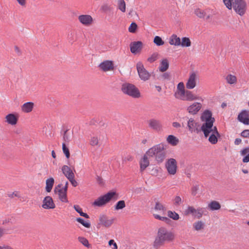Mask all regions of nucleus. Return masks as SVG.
Masks as SVG:
<instances>
[{
  "label": "nucleus",
  "instance_id": "nucleus-1",
  "mask_svg": "<svg viewBox=\"0 0 249 249\" xmlns=\"http://www.w3.org/2000/svg\"><path fill=\"white\" fill-rule=\"evenodd\" d=\"M201 121L203 122L201 130L203 131L205 137L209 136V141L212 144H215L217 142V137L219 134L216 126H213L214 118L212 117V112L209 110H205L201 117Z\"/></svg>",
  "mask_w": 249,
  "mask_h": 249
},
{
  "label": "nucleus",
  "instance_id": "nucleus-2",
  "mask_svg": "<svg viewBox=\"0 0 249 249\" xmlns=\"http://www.w3.org/2000/svg\"><path fill=\"white\" fill-rule=\"evenodd\" d=\"M175 238L176 235L173 231L169 230L165 227H160L157 231L152 247L154 249H160L165 243L172 242Z\"/></svg>",
  "mask_w": 249,
  "mask_h": 249
},
{
  "label": "nucleus",
  "instance_id": "nucleus-3",
  "mask_svg": "<svg viewBox=\"0 0 249 249\" xmlns=\"http://www.w3.org/2000/svg\"><path fill=\"white\" fill-rule=\"evenodd\" d=\"M174 96L176 99L184 101H193L198 99V96L192 91L185 89L184 84L182 82L178 84Z\"/></svg>",
  "mask_w": 249,
  "mask_h": 249
},
{
  "label": "nucleus",
  "instance_id": "nucleus-4",
  "mask_svg": "<svg viewBox=\"0 0 249 249\" xmlns=\"http://www.w3.org/2000/svg\"><path fill=\"white\" fill-rule=\"evenodd\" d=\"M223 2L228 9L231 10L233 8L240 16H243L246 12L247 5L244 0H223Z\"/></svg>",
  "mask_w": 249,
  "mask_h": 249
},
{
  "label": "nucleus",
  "instance_id": "nucleus-5",
  "mask_svg": "<svg viewBox=\"0 0 249 249\" xmlns=\"http://www.w3.org/2000/svg\"><path fill=\"white\" fill-rule=\"evenodd\" d=\"M121 90L123 93L133 98H139L141 97L139 89L133 84L124 83L122 85Z\"/></svg>",
  "mask_w": 249,
  "mask_h": 249
},
{
  "label": "nucleus",
  "instance_id": "nucleus-6",
  "mask_svg": "<svg viewBox=\"0 0 249 249\" xmlns=\"http://www.w3.org/2000/svg\"><path fill=\"white\" fill-rule=\"evenodd\" d=\"M154 213L153 216L156 219L163 221L166 223H168L170 221V219L166 216H162L158 213L164 215L166 212V208L164 205L160 202H157L154 208Z\"/></svg>",
  "mask_w": 249,
  "mask_h": 249
},
{
  "label": "nucleus",
  "instance_id": "nucleus-7",
  "mask_svg": "<svg viewBox=\"0 0 249 249\" xmlns=\"http://www.w3.org/2000/svg\"><path fill=\"white\" fill-rule=\"evenodd\" d=\"M113 198H115V199H117L118 198V195L114 191H110L96 199L92 205L95 206L102 207L105 205Z\"/></svg>",
  "mask_w": 249,
  "mask_h": 249
},
{
  "label": "nucleus",
  "instance_id": "nucleus-8",
  "mask_svg": "<svg viewBox=\"0 0 249 249\" xmlns=\"http://www.w3.org/2000/svg\"><path fill=\"white\" fill-rule=\"evenodd\" d=\"M167 146L160 143L154 145L149 148L146 152L147 156H161L168 154L167 152Z\"/></svg>",
  "mask_w": 249,
  "mask_h": 249
},
{
  "label": "nucleus",
  "instance_id": "nucleus-9",
  "mask_svg": "<svg viewBox=\"0 0 249 249\" xmlns=\"http://www.w3.org/2000/svg\"><path fill=\"white\" fill-rule=\"evenodd\" d=\"M165 167L169 175H175L177 172L178 166L176 160L173 158H170L165 162Z\"/></svg>",
  "mask_w": 249,
  "mask_h": 249
},
{
  "label": "nucleus",
  "instance_id": "nucleus-10",
  "mask_svg": "<svg viewBox=\"0 0 249 249\" xmlns=\"http://www.w3.org/2000/svg\"><path fill=\"white\" fill-rule=\"evenodd\" d=\"M53 191L54 193L58 196L60 201L64 203L69 202L67 198V191L62 189V184H59L55 186Z\"/></svg>",
  "mask_w": 249,
  "mask_h": 249
},
{
  "label": "nucleus",
  "instance_id": "nucleus-11",
  "mask_svg": "<svg viewBox=\"0 0 249 249\" xmlns=\"http://www.w3.org/2000/svg\"><path fill=\"white\" fill-rule=\"evenodd\" d=\"M198 80V76L196 72L190 73L186 83V88L188 89H194L196 86Z\"/></svg>",
  "mask_w": 249,
  "mask_h": 249
},
{
  "label": "nucleus",
  "instance_id": "nucleus-12",
  "mask_svg": "<svg viewBox=\"0 0 249 249\" xmlns=\"http://www.w3.org/2000/svg\"><path fill=\"white\" fill-rule=\"evenodd\" d=\"M136 66L140 78L143 81L148 80L150 77V74L144 68L142 63L139 62Z\"/></svg>",
  "mask_w": 249,
  "mask_h": 249
},
{
  "label": "nucleus",
  "instance_id": "nucleus-13",
  "mask_svg": "<svg viewBox=\"0 0 249 249\" xmlns=\"http://www.w3.org/2000/svg\"><path fill=\"white\" fill-rule=\"evenodd\" d=\"M186 215L192 214L193 216L197 218H201L203 214L202 208H198L196 209L193 206H189L185 211Z\"/></svg>",
  "mask_w": 249,
  "mask_h": 249
},
{
  "label": "nucleus",
  "instance_id": "nucleus-14",
  "mask_svg": "<svg viewBox=\"0 0 249 249\" xmlns=\"http://www.w3.org/2000/svg\"><path fill=\"white\" fill-rule=\"evenodd\" d=\"M19 117V114L18 113H9L5 116V122L8 124L15 126L18 124Z\"/></svg>",
  "mask_w": 249,
  "mask_h": 249
},
{
  "label": "nucleus",
  "instance_id": "nucleus-15",
  "mask_svg": "<svg viewBox=\"0 0 249 249\" xmlns=\"http://www.w3.org/2000/svg\"><path fill=\"white\" fill-rule=\"evenodd\" d=\"M79 22L84 26H90L94 22L92 17L89 15H81L78 17Z\"/></svg>",
  "mask_w": 249,
  "mask_h": 249
},
{
  "label": "nucleus",
  "instance_id": "nucleus-16",
  "mask_svg": "<svg viewBox=\"0 0 249 249\" xmlns=\"http://www.w3.org/2000/svg\"><path fill=\"white\" fill-rule=\"evenodd\" d=\"M41 207L46 210L53 209L55 208V204L51 196H47L44 198Z\"/></svg>",
  "mask_w": 249,
  "mask_h": 249
},
{
  "label": "nucleus",
  "instance_id": "nucleus-17",
  "mask_svg": "<svg viewBox=\"0 0 249 249\" xmlns=\"http://www.w3.org/2000/svg\"><path fill=\"white\" fill-rule=\"evenodd\" d=\"M114 218H109L105 215H101L99 217V224L106 227H110L114 223Z\"/></svg>",
  "mask_w": 249,
  "mask_h": 249
},
{
  "label": "nucleus",
  "instance_id": "nucleus-18",
  "mask_svg": "<svg viewBox=\"0 0 249 249\" xmlns=\"http://www.w3.org/2000/svg\"><path fill=\"white\" fill-rule=\"evenodd\" d=\"M202 105L200 103L194 102L188 107L187 110L190 114L195 115L198 113Z\"/></svg>",
  "mask_w": 249,
  "mask_h": 249
},
{
  "label": "nucleus",
  "instance_id": "nucleus-19",
  "mask_svg": "<svg viewBox=\"0 0 249 249\" xmlns=\"http://www.w3.org/2000/svg\"><path fill=\"white\" fill-rule=\"evenodd\" d=\"M149 126L157 132L162 131V125L160 121L151 119L148 121Z\"/></svg>",
  "mask_w": 249,
  "mask_h": 249
},
{
  "label": "nucleus",
  "instance_id": "nucleus-20",
  "mask_svg": "<svg viewBox=\"0 0 249 249\" xmlns=\"http://www.w3.org/2000/svg\"><path fill=\"white\" fill-rule=\"evenodd\" d=\"M100 69L104 71H108L114 70V65L112 61L106 60L102 62L99 66Z\"/></svg>",
  "mask_w": 249,
  "mask_h": 249
},
{
  "label": "nucleus",
  "instance_id": "nucleus-21",
  "mask_svg": "<svg viewBox=\"0 0 249 249\" xmlns=\"http://www.w3.org/2000/svg\"><path fill=\"white\" fill-rule=\"evenodd\" d=\"M102 137L101 135H95L91 137L89 140V144L93 147H100L103 142Z\"/></svg>",
  "mask_w": 249,
  "mask_h": 249
},
{
  "label": "nucleus",
  "instance_id": "nucleus-22",
  "mask_svg": "<svg viewBox=\"0 0 249 249\" xmlns=\"http://www.w3.org/2000/svg\"><path fill=\"white\" fill-rule=\"evenodd\" d=\"M35 104L34 103L31 102H28L24 103L21 106V110L22 112L25 113H28L32 111L34 108Z\"/></svg>",
  "mask_w": 249,
  "mask_h": 249
},
{
  "label": "nucleus",
  "instance_id": "nucleus-23",
  "mask_svg": "<svg viewBox=\"0 0 249 249\" xmlns=\"http://www.w3.org/2000/svg\"><path fill=\"white\" fill-rule=\"evenodd\" d=\"M207 10H203L199 8H196L195 10V14L200 18H205L206 20L211 18V16L207 15L206 14Z\"/></svg>",
  "mask_w": 249,
  "mask_h": 249
},
{
  "label": "nucleus",
  "instance_id": "nucleus-24",
  "mask_svg": "<svg viewBox=\"0 0 249 249\" xmlns=\"http://www.w3.org/2000/svg\"><path fill=\"white\" fill-rule=\"evenodd\" d=\"M238 119L239 121L245 124H249V113L248 111H243L241 112L238 116Z\"/></svg>",
  "mask_w": 249,
  "mask_h": 249
},
{
  "label": "nucleus",
  "instance_id": "nucleus-25",
  "mask_svg": "<svg viewBox=\"0 0 249 249\" xmlns=\"http://www.w3.org/2000/svg\"><path fill=\"white\" fill-rule=\"evenodd\" d=\"M142 47V42H134L130 44V51L133 53H137L141 51Z\"/></svg>",
  "mask_w": 249,
  "mask_h": 249
},
{
  "label": "nucleus",
  "instance_id": "nucleus-26",
  "mask_svg": "<svg viewBox=\"0 0 249 249\" xmlns=\"http://www.w3.org/2000/svg\"><path fill=\"white\" fill-rule=\"evenodd\" d=\"M140 171L143 172L149 165V160L148 157H143L140 160Z\"/></svg>",
  "mask_w": 249,
  "mask_h": 249
},
{
  "label": "nucleus",
  "instance_id": "nucleus-27",
  "mask_svg": "<svg viewBox=\"0 0 249 249\" xmlns=\"http://www.w3.org/2000/svg\"><path fill=\"white\" fill-rule=\"evenodd\" d=\"M197 123L193 118H190L187 122V127L188 130L191 132H195L196 129Z\"/></svg>",
  "mask_w": 249,
  "mask_h": 249
},
{
  "label": "nucleus",
  "instance_id": "nucleus-28",
  "mask_svg": "<svg viewBox=\"0 0 249 249\" xmlns=\"http://www.w3.org/2000/svg\"><path fill=\"white\" fill-rule=\"evenodd\" d=\"M169 43L172 45L179 46L181 44L180 39L176 35H173L169 38Z\"/></svg>",
  "mask_w": 249,
  "mask_h": 249
},
{
  "label": "nucleus",
  "instance_id": "nucleus-29",
  "mask_svg": "<svg viewBox=\"0 0 249 249\" xmlns=\"http://www.w3.org/2000/svg\"><path fill=\"white\" fill-rule=\"evenodd\" d=\"M193 227L196 231H201L204 229L205 223L201 220H198L193 223Z\"/></svg>",
  "mask_w": 249,
  "mask_h": 249
},
{
  "label": "nucleus",
  "instance_id": "nucleus-30",
  "mask_svg": "<svg viewBox=\"0 0 249 249\" xmlns=\"http://www.w3.org/2000/svg\"><path fill=\"white\" fill-rule=\"evenodd\" d=\"M62 171L68 179L74 175L71 169L67 165L62 167Z\"/></svg>",
  "mask_w": 249,
  "mask_h": 249
},
{
  "label": "nucleus",
  "instance_id": "nucleus-31",
  "mask_svg": "<svg viewBox=\"0 0 249 249\" xmlns=\"http://www.w3.org/2000/svg\"><path fill=\"white\" fill-rule=\"evenodd\" d=\"M166 141L169 144L173 146L177 145L179 142L178 139L172 135H170L167 137Z\"/></svg>",
  "mask_w": 249,
  "mask_h": 249
},
{
  "label": "nucleus",
  "instance_id": "nucleus-32",
  "mask_svg": "<svg viewBox=\"0 0 249 249\" xmlns=\"http://www.w3.org/2000/svg\"><path fill=\"white\" fill-rule=\"evenodd\" d=\"M54 183V180L53 178H50L46 180L45 190L47 192L50 193L52 190Z\"/></svg>",
  "mask_w": 249,
  "mask_h": 249
},
{
  "label": "nucleus",
  "instance_id": "nucleus-33",
  "mask_svg": "<svg viewBox=\"0 0 249 249\" xmlns=\"http://www.w3.org/2000/svg\"><path fill=\"white\" fill-rule=\"evenodd\" d=\"M208 207L210 210L215 211L219 210L221 208V205L218 202L213 200L209 203Z\"/></svg>",
  "mask_w": 249,
  "mask_h": 249
},
{
  "label": "nucleus",
  "instance_id": "nucleus-34",
  "mask_svg": "<svg viewBox=\"0 0 249 249\" xmlns=\"http://www.w3.org/2000/svg\"><path fill=\"white\" fill-rule=\"evenodd\" d=\"M169 68V62L167 59H162L159 67V70L161 72L165 71Z\"/></svg>",
  "mask_w": 249,
  "mask_h": 249
},
{
  "label": "nucleus",
  "instance_id": "nucleus-35",
  "mask_svg": "<svg viewBox=\"0 0 249 249\" xmlns=\"http://www.w3.org/2000/svg\"><path fill=\"white\" fill-rule=\"evenodd\" d=\"M227 83L230 85L235 84L237 83V78L235 75L229 74L226 77Z\"/></svg>",
  "mask_w": 249,
  "mask_h": 249
},
{
  "label": "nucleus",
  "instance_id": "nucleus-36",
  "mask_svg": "<svg viewBox=\"0 0 249 249\" xmlns=\"http://www.w3.org/2000/svg\"><path fill=\"white\" fill-rule=\"evenodd\" d=\"M117 8L123 13L126 12V3L124 0H118Z\"/></svg>",
  "mask_w": 249,
  "mask_h": 249
},
{
  "label": "nucleus",
  "instance_id": "nucleus-37",
  "mask_svg": "<svg viewBox=\"0 0 249 249\" xmlns=\"http://www.w3.org/2000/svg\"><path fill=\"white\" fill-rule=\"evenodd\" d=\"M167 214L168 217L174 220H178L179 219V214L175 211L169 210L167 212Z\"/></svg>",
  "mask_w": 249,
  "mask_h": 249
},
{
  "label": "nucleus",
  "instance_id": "nucleus-38",
  "mask_svg": "<svg viewBox=\"0 0 249 249\" xmlns=\"http://www.w3.org/2000/svg\"><path fill=\"white\" fill-rule=\"evenodd\" d=\"M180 45L183 47H188L191 45V42L188 37L182 38Z\"/></svg>",
  "mask_w": 249,
  "mask_h": 249
},
{
  "label": "nucleus",
  "instance_id": "nucleus-39",
  "mask_svg": "<svg viewBox=\"0 0 249 249\" xmlns=\"http://www.w3.org/2000/svg\"><path fill=\"white\" fill-rule=\"evenodd\" d=\"M73 208L75 209V210L80 214L81 216H83L86 218H89V215L86 213H83L82 212V208H80L79 206L75 205H74Z\"/></svg>",
  "mask_w": 249,
  "mask_h": 249
},
{
  "label": "nucleus",
  "instance_id": "nucleus-40",
  "mask_svg": "<svg viewBox=\"0 0 249 249\" xmlns=\"http://www.w3.org/2000/svg\"><path fill=\"white\" fill-rule=\"evenodd\" d=\"M78 240L85 247L88 248L90 247V244H89L88 240L86 238L80 236L78 237Z\"/></svg>",
  "mask_w": 249,
  "mask_h": 249
},
{
  "label": "nucleus",
  "instance_id": "nucleus-41",
  "mask_svg": "<svg viewBox=\"0 0 249 249\" xmlns=\"http://www.w3.org/2000/svg\"><path fill=\"white\" fill-rule=\"evenodd\" d=\"M77 222L81 223L83 226L86 228H89L90 227V223L89 221H85L83 219L80 217L76 219Z\"/></svg>",
  "mask_w": 249,
  "mask_h": 249
},
{
  "label": "nucleus",
  "instance_id": "nucleus-42",
  "mask_svg": "<svg viewBox=\"0 0 249 249\" xmlns=\"http://www.w3.org/2000/svg\"><path fill=\"white\" fill-rule=\"evenodd\" d=\"M125 207V204L124 200H120L116 204L115 209L116 210L123 209Z\"/></svg>",
  "mask_w": 249,
  "mask_h": 249
},
{
  "label": "nucleus",
  "instance_id": "nucleus-43",
  "mask_svg": "<svg viewBox=\"0 0 249 249\" xmlns=\"http://www.w3.org/2000/svg\"><path fill=\"white\" fill-rule=\"evenodd\" d=\"M153 42L157 46H161L164 43L161 38L159 36H156L154 37Z\"/></svg>",
  "mask_w": 249,
  "mask_h": 249
},
{
  "label": "nucleus",
  "instance_id": "nucleus-44",
  "mask_svg": "<svg viewBox=\"0 0 249 249\" xmlns=\"http://www.w3.org/2000/svg\"><path fill=\"white\" fill-rule=\"evenodd\" d=\"M158 53H154L147 58V61L150 63H153L158 59Z\"/></svg>",
  "mask_w": 249,
  "mask_h": 249
},
{
  "label": "nucleus",
  "instance_id": "nucleus-45",
  "mask_svg": "<svg viewBox=\"0 0 249 249\" xmlns=\"http://www.w3.org/2000/svg\"><path fill=\"white\" fill-rule=\"evenodd\" d=\"M137 25L135 22H132L128 28V31L130 33H134L136 32L137 28Z\"/></svg>",
  "mask_w": 249,
  "mask_h": 249
},
{
  "label": "nucleus",
  "instance_id": "nucleus-46",
  "mask_svg": "<svg viewBox=\"0 0 249 249\" xmlns=\"http://www.w3.org/2000/svg\"><path fill=\"white\" fill-rule=\"evenodd\" d=\"M199 186L197 185H195L191 188V194L193 196H196L199 190Z\"/></svg>",
  "mask_w": 249,
  "mask_h": 249
},
{
  "label": "nucleus",
  "instance_id": "nucleus-47",
  "mask_svg": "<svg viewBox=\"0 0 249 249\" xmlns=\"http://www.w3.org/2000/svg\"><path fill=\"white\" fill-rule=\"evenodd\" d=\"M108 245L112 249H118V246L114 240L111 239L108 242Z\"/></svg>",
  "mask_w": 249,
  "mask_h": 249
},
{
  "label": "nucleus",
  "instance_id": "nucleus-48",
  "mask_svg": "<svg viewBox=\"0 0 249 249\" xmlns=\"http://www.w3.org/2000/svg\"><path fill=\"white\" fill-rule=\"evenodd\" d=\"M182 203V200L179 196H176L174 199V203L176 205H179Z\"/></svg>",
  "mask_w": 249,
  "mask_h": 249
},
{
  "label": "nucleus",
  "instance_id": "nucleus-49",
  "mask_svg": "<svg viewBox=\"0 0 249 249\" xmlns=\"http://www.w3.org/2000/svg\"><path fill=\"white\" fill-rule=\"evenodd\" d=\"M18 3L23 8H25L27 5V0H16Z\"/></svg>",
  "mask_w": 249,
  "mask_h": 249
},
{
  "label": "nucleus",
  "instance_id": "nucleus-50",
  "mask_svg": "<svg viewBox=\"0 0 249 249\" xmlns=\"http://www.w3.org/2000/svg\"><path fill=\"white\" fill-rule=\"evenodd\" d=\"M62 150L65 156H70L69 148L66 147V144L64 143H63L62 144Z\"/></svg>",
  "mask_w": 249,
  "mask_h": 249
},
{
  "label": "nucleus",
  "instance_id": "nucleus-51",
  "mask_svg": "<svg viewBox=\"0 0 249 249\" xmlns=\"http://www.w3.org/2000/svg\"><path fill=\"white\" fill-rule=\"evenodd\" d=\"M72 185L74 187H76L78 185L77 182L76 181V180L74 179V175L70 178H68Z\"/></svg>",
  "mask_w": 249,
  "mask_h": 249
},
{
  "label": "nucleus",
  "instance_id": "nucleus-52",
  "mask_svg": "<svg viewBox=\"0 0 249 249\" xmlns=\"http://www.w3.org/2000/svg\"><path fill=\"white\" fill-rule=\"evenodd\" d=\"M71 136L70 134H69L68 132V131H66L64 132V136H63V139L65 142H69L70 140Z\"/></svg>",
  "mask_w": 249,
  "mask_h": 249
},
{
  "label": "nucleus",
  "instance_id": "nucleus-53",
  "mask_svg": "<svg viewBox=\"0 0 249 249\" xmlns=\"http://www.w3.org/2000/svg\"><path fill=\"white\" fill-rule=\"evenodd\" d=\"M241 155L243 156H249V147L246 148L241 152Z\"/></svg>",
  "mask_w": 249,
  "mask_h": 249
},
{
  "label": "nucleus",
  "instance_id": "nucleus-54",
  "mask_svg": "<svg viewBox=\"0 0 249 249\" xmlns=\"http://www.w3.org/2000/svg\"><path fill=\"white\" fill-rule=\"evenodd\" d=\"M241 136L244 138H247L249 137V130L247 129L245 130L241 133Z\"/></svg>",
  "mask_w": 249,
  "mask_h": 249
},
{
  "label": "nucleus",
  "instance_id": "nucleus-55",
  "mask_svg": "<svg viewBox=\"0 0 249 249\" xmlns=\"http://www.w3.org/2000/svg\"><path fill=\"white\" fill-rule=\"evenodd\" d=\"M0 249H14L12 247L8 245L0 246Z\"/></svg>",
  "mask_w": 249,
  "mask_h": 249
},
{
  "label": "nucleus",
  "instance_id": "nucleus-56",
  "mask_svg": "<svg viewBox=\"0 0 249 249\" xmlns=\"http://www.w3.org/2000/svg\"><path fill=\"white\" fill-rule=\"evenodd\" d=\"M172 125L175 128H179L181 127V124L178 122H173L172 124Z\"/></svg>",
  "mask_w": 249,
  "mask_h": 249
},
{
  "label": "nucleus",
  "instance_id": "nucleus-57",
  "mask_svg": "<svg viewBox=\"0 0 249 249\" xmlns=\"http://www.w3.org/2000/svg\"><path fill=\"white\" fill-rule=\"evenodd\" d=\"M162 77L164 79H168L170 77V75L167 73H165L162 75Z\"/></svg>",
  "mask_w": 249,
  "mask_h": 249
},
{
  "label": "nucleus",
  "instance_id": "nucleus-58",
  "mask_svg": "<svg viewBox=\"0 0 249 249\" xmlns=\"http://www.w3.org/2000/svg\"><path fill=\"white\" fill-rule=\"evenodd\" d=\"M241 142V140L240 139H239V138H237V139H236L235 141H234V143L236 145H238L239 144H240Z\"/></svg>",
  "mask_w": 249,
  "mask_h": 249
},
{
  "label": "nucleus",
  "instance_id": "nucleus-59",
  "mask_svg": "<svg viewBox=\"0 0 249 249\" xmlns=\"http://www.w3.org/2000/svg\"><path fill=\"white\" fill-rule=\"evenodd\" d=\"M243 161L244 162H248L249 161V157H245L243 159Z\"/></svg>",
  "mask_w": 249,
  "mask_h": 249
},
{
  "label": "nucleus",
  "instance_id": "nucleus-60",
  "mask_svg": "<svg viewBox=\"0 0 249 249\" xmlns=\"http://www.w3.org/2000/svg\"><path fill=\"white\" fill-rule=\"evenodd\" d=\"M68 185H69V183L68 181H67L65 183V186L64 187H62V189H63L64 190H66V191H67L68 188Z\"/></svg>",
  "mask_w": 249,
  "mask_h": 249
},
{
  "label": "nucleus",
  "instance_id": "nucleus-61",
  "mask_svg": "<svg viewBox=\"0 0 249 249\" xmlns=\"http://www.w3.org/2000/svg\"><path fill=\"white\" fill-rule=\"evenodd\" d=\"M4 233V231L2 229L0 228V238L2 236Z\"/></svg>",
  "mask_w": 249,
  "mask_h": 249
},
{
  "label": "nucleus",
  "instance_id": "nucleus-62",
  "mask_svg": "<svg viewBox=\"0 0 249 249\" xmlns=\"http://www.w3.org/2000/svg\"><path fill=\"white\" fill-rule=\"evenodd\" d=\"M155 88L159 92H160L161 90V88L160 86H156Z\"/></svg>",
  "mask_w": 249,
  "mask_h": 249
},
{
  "label": "nucleus",
  "instance_id": "nucleus-63",
  "mask_svg": "<svg viewBox=\"0 0 249 249\" xmlns=\"http://www.w3.org/2000/svg\"><path fill=\"white\" fill-rule=\"evenodd\" d=\"M242 172H243L244 174H248V171L247 170L243 169V170H242Z\"/></svg>",
  "mask_w": 249,
  "mask_h": 249
},
{
  "label": "nucleus",
  "instance_id": "nucleus-64",
  "mask_svg": "<svg viewBox=\"0 0 249 249\" xmlns=\"http://www.w3.org/2000/svg\"><path fill=\"white\" fill-rule=\"evenodd\" d=\"M161 157H160V156L158 157V159H157V160H158V161H161L162 160V159H160V158H161Z\"/></svg>",
  "mask_w": 249,
  "mask_h": 249
}]
</instances>
